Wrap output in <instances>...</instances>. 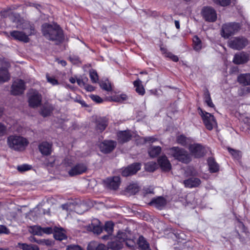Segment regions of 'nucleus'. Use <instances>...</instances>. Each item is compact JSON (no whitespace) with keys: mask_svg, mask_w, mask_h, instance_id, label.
Listing matches in <instances>:
<instances>
[{"mask_svg":"<svg viewBox=\"0 0 250 250\" xmlns=\"http://www.w3.org/2000/svg\"><path fill=\"white\" fill-rule=\"evenodd\" d=\"M42 32L46 39L55 41L57 44L62 42L64 39L62 30L57 24L54 25L48 23L42 24Z\"/></svg>","mask_w":250,"mask_h":250,"instance_id":"1","label":"nucleus"},{"mask_svg":"<svg viewBox=\"0 0 250 250\" xmlns=\"http://www.w3.org/2000/svg\"><path fill=\"white\" fill-rule=\"evenodd\" d=\"M28 144L27 140L20 136L11 135L7 138V144L10 148L16 151L24 150Z\"/></svg>","mask_w":250,"mask_h":250,"instance_id":"2","label":"nucleus"},{"mask_svg":"<svg viewBox=\"0 0 250 250\" xmlns=\"http://www.w3.org/2000/svg\"><path fill=\"white\" fill-rule=\"evenodd\" d=\"M65 165L68 175L71 177L81 175L87 169L86 165L83 163H73L68 161Z\"/></svg>","mask_w":250,"mask_h":250,"instance_id":"3","label":"nucleus"},{"mask_svg":"<svg viewBox=\"0 0 250 250\" xmlns=\"http://www.w3.org/2000/svg\"><path fill=\"white\" fill-rule=\"evenodd\" d=\"M169 154L175 159L185 164L191 161V157L187 151L179 147H172L169 149Z\"/></svg>","mask_w":250,"mask_h":250,"instance_id":"4","label":"nucleus"},{"mask_svg":"<svg viewBox=\"0 0 250 250\" xmlns=\"http://www.w3.org/2000/svg\"><path fill=\"white\" fill-rule=\"evenodd\" d=\"M126 239V233L119 232L117 235L114 237L110 241L108 242L107 248L112 250H120L124 245V242Z\"/></svg>","mask_w":250,"mask_h":250,"instance_id":"5","label":"nucleus"},{"mask_svg":"<svg viewBox=\"0 0 250 250\" xmlns=\"http://www.w3.org/2000/svg\"><path fill=\"white\" fill-rule=\"evenodd\" d=\"M239 24L236 22H229L223 24L221 30V35L225 39H228L239 29Z\"/></svg>","mask_w":250,"mask_h":250,"instance_id":"6","label":"nucleus"},{"mask_svg":"<svg viewBox=\"0 0 250 250\" xmlns=\"http://www.w3.org/2000/svg\"><path fill=\"white\" fill-rule=\"evenodd\" d=\"M249 43L248 40L243 37H233L228 41V46L234 49L240 50L245 48Z\"/></svg>","mask_w":250,"mask_h":250,"instance_id":"7","label":"nucleus"},{"mask_svg":"<svg viewBox=\"0 0 250 250\" xmlns=\"http://www.w3.org/2000/svg\"><path fill=\"white\" fill-rule=\"evenodd\" d=\"M198 110L206 127L209 130H212L213 126L216 124L214 116L210 113L203 111L200 107L198 108Z\"/></svg>","mask_w":250,"mask_h":250,"instance_id":"8","label":"nucleus"},{"mask_svg":"<svg viewBox=\"0 0 250 250\" xmlns=\"http://www.w3.org/2000/svg\"><path fill=\"white\" fill-rule=\"evenodd\" d=\"M203 19L207 21L213 22L217 20V13L215 10L210 6L204 7L201 11Z\"/></svg>","mask_w":250,"mask_h":250,"instance_id":"9","label":"nucleus"},{"mask_svg":"<svg viewBox=\"0 0 250 250\" xmlns=\"http://www.w3.org/2000/svg\"><path fill=\"white\" fill-rule=\"evenodd\" d=\"M117 145L116 142L112 140H104L99 145V148L101 152L107 154L112 152Z\"/></svg>","mask_w":250,"mask_h":250,"instance_id":"10","label":"nucleus"},{"mask_svg":"<svg viewBox=\"0 0 250 250\" xmlns=\"http://www.w3.org/2000/svg\"><path fill=\"white\" fill-rule=\"evenodd\" d=\"M25 89L24 81L22 80H17L12 85L11 92L12 95H17L23 93Z\"/></svg>","mask_w":250,"mask_h":250,"instance_id":"11","label":"nucleus"},{"mask_svg":"<svg viewBox=\"0 0 250 250\" xmlns=\"http://www.w3.org/2000/svg\"><path fill=\"white\" fill-rule=\"evenodd\" d=\"M10 36L15 40L24 43H27L30 41L28 35L23 31L13 30L10 32Z\"/></svg>","mask_w":250,"mask_h":250,"instance_id":"12","label":"nucleus"},{"mask_svg":"<svg viewBox=\"0 0 250 250\" xmlns=\"http://www.w3.org/2000/svg\"><path fill=\"white\" fill-rule=\"evenodd\" d=\"M141 168L140 163H136L128 166L123 169L122 175L123 176L127 177L135 174Z\"/></svg>","mask_w":250,"mask_h":250,"instance_id":"13","label":"nucleus"},{"mask_svg":"<svg viewBox=\"0 0 250 250\" xmlns=\"http://www.w3.org/2000/svg\"><path fill=\"white\" fill-rule=\"evenodd\" d=\"M189 150L196 158H200L205 154V149L200 144H194L189 146Z\"/></svg>","mask_w":250,"mask_h":250,"instance_id":"14","label":"nucleus"},{"mask_svg":"<svg viewBox=\"0 0 250 250\" xmlns=\"http://www.w3.org/2000/svg\"><path fill=\"white\" fill-rule=\"evenodd\" d=\"M41 95L37 92L32 93L28 99L29 106L33 108L38 107L41 104Z\"/></svg>","mask_w":250,"mask_h":250,"instance_id":"15","label":"nucleus"},{"mask_svg":"<svg viewBox=\"0 0 250 250\" xmlns=\"http://www.w3.org/2000/svg\"><path fill=\"white\" fill-rule=\"evenodd\" d=\"M250 56L248 54L241 52L236 54L233 58V62L236 64H244L248 62Z\"/></svg>","mask_w":250,"mask_h":250,"instance_id":"16","label":"nucleus"},{"mask_svg":"<svg viewBox=\"0 0 250 250\" xmlns=\"http://www.w3.org/2000/svg\"><path fill=\"white\" fill-rule=\"evenodd\" d=\"M132 137V134L129 130L120 131L117 133V140L121 144L129 141Z\"/></svg>","mask_w":250,"mask_h":250,"instance_id":"17","label":"nucleus"},{"mask_svg":"<svg viewBox=\"0 0 250 250\" xmlns=\"http://www.w3.org/2000/svg\"><path fill=\"white\" fill-rule=\"evenodd\" d=\"M104 183L108 188L116 190L120 185V178L119 176L108 178L104 181Z\"/></svg>","mask_w":250,"mask_h":250,"instance_id":"18","label":"nucleus"},{"mask_svg":"<svg viewBox=\"0 0 250 250\" xmlns=\"http://www.w3.org/2000/svg\"><path fill=\"white\" fill-rule=\"evenodd\" d=\"M167 203V200L164 197L159 196L153 198L149 205L154 206L158 209H162L166 205Z\"/></svg>","mask_w":250,"mask_h":250,"instance_id":"19","label":"nucleus"},{"mask_svg":"<svg viewBox=\"0 0 250 250\" xmlns=\"http://www.w3.org/2000/svg\"><path fill=\"white\" fill-rule=\"evenodd\" d=\"M17 28H21L25 31V32L28 36L34 34L35 32L34 25L27 21L23 22L20 26H17Z\"/></svg>","mask_w":250,"mask_h":250,"instance_id":"20","label":"nucleus"},{"mask_svg":"<svg viewBox=\"0 0 250 250\" xmlns=\"http://www.w3.org/2000/svg\"><path fill=\"white\" fill-rule=\"evenodd\" d=\"M158 163L163 171H168L171 169V164L166 156H162L159 157Z\"/></svg>","mask_w":250,"mask_h":250,"instance_id":"21","label":"nucleus"},{"mask_svg":"<svg viewBox=\"0 0 250 250\" xmlns=\"http://www.w3.org/2000/svg\"><path fill=\"white\" fill-rule=\"evenodd\" d=\"M53 230V235L55 239L62 241L67 239L65 230L62 228L55 227Z\"/></svg>","mask_w":250,"mask_h":250,"instance_id":"22","label":"nucleus"},{"mask_svg":"<svg viewBox=\"0 0 250 250\" xmlns=\"http://www.w3.org/2000/svg\"><path fill=\"white\" fill-rule=\"evenodd\" d=\"M52 145L47 142H43L39 146V149L41 153L43 155H49L51 154Z\"/></svg>","mask_w":250,"mask_h":250,"instance_id":"23","label":"nucleus"},{"mask_svg":"<svg viewBox=\"0 0 250 250\" xmlns=\"http://www.w3.org/2000/svg\"><path fill=\"white\" fill-rule=\"evenodd\" d=\"M186 187L193 188L197 187L201 184V180L198 178L191 177L184 181Z\"/></svg>","mask_w":250,"mask_h":250,"instance_id":"24","label":"nucleus"},{"mask_svg":"<svg viewBox=\"0 0 250 250\" xmlns=\"http://www.w3.org/2000/svg\"><path fill=\"white\" fill-rule=\"evenodd\" d=\"M87 250H108L107 247L103 244H99L96 242H91L87 246Z\"/></svg>","mask_w":250,"mask_h":250,"instance_id":"25","label":"nucleus"},{"mask_svg":"<svg viewBox=\"0 0 250 250\" xmlns=\"http://www.w3.org/2000/svg\"><path fill=\"white\" fill-rule=\"evenodd\" d=\"M238 82L243 85H250V73L241 74L237 77Z\"/></svg>","mask_w":250,"mask_h":250,"instance_id":"26","label":"nucleus"},{"mask_svg":"<svg viewBox=\"0 0 250 250\" xmlns=\"http://www.w3.org/2000/svg\"><path fill=\"white\" fill-rule=\"evenodd\" d=\"M137 244L140 250H151L149 244L143 236L139 237Z\"/></svg>","mask_w":250,"mask_h":250,"instance_id":"27","label":"nucleus"},{"mask_svg":"<svg viewBox=\"0 0 250 250\" xmlns=\"http://www.w3.org/2000/svg\"><path fill=\"white\" fill-rule=\"evenodd\" d=\"M107 125L106 120L104 118L98 119L96 121V130L100 132H103Z\"/></svg>","mask_w":250,"mask_h":250,"instance_id":"28","label":"nucleus"},{"mask_svg":"<svg viewBox=\"0 0 250 250\" xmlns=\"http://www.w3.org/2000/svg\"><path fill=\"white\" fill-rule=\"evenodd\" d=\"M10 79V75L6 68H0V83L7 82Z\"/></svg>","mask_w":250,"mask_h":250,"instance_id":"29","label":"nucleus"},{"mask_svg":"<svg viewBox=\"0 0 250 250\" xmlns=\"http://www.w3.org/2000/svg\"><path fill=\"white\" fill-rule=\"evenodd\" d=\"M95 224L94 223H92L91 225L89 226V229L92 231L94 233L97 234H99L101 233L102 231V228L101 226H100V222L97 220H95Z\"/></svg>","mask_w":250,"mask_h":250,"instance_id":"30","label":"nucleus"},{"mask_svg":"<svg viewBox=\"0 0 250 250\" xmlns=\"http://www.w3.org/2000/svg\"><path fill=\"white\" fill-rule=\"evenodd\" d=\"M161 147L159 146H152L148 149L149 156L152 158H154L159 155L161 152Z\"/></svg>","mask_w":250,"mask_h":250,"instance_id":"31","label":"nucleus"},{"mask_svg":"<svg viewBox=\"0 0 250 250\" xmlns=\"http://www.w3.org/2000/svg\"><path fill=\"white\" fill-rule=\"evenodd\" d=\"M140 189V187L136 183L131 184L126 188V191L131 194H135Z\"/></svg>","mask_w":250,"mask_h":250,"instance_id":"32","label":"nucleus"},{"mask_svg":"<svg viewBox=\"0 0 250 250\" xmlns=\"http://www.w3.org/2000/svg\"><path fill=\"white\" fill-rule=\"evenodd\" d=\"M208 163L210 172H216L219 170V166L215 162L214 159L212 158H208Z\"/></svg>","mask_w":250,"mask_h":250,"instance_id":"33","label":"nucleus"},{"mask_svg":"<svg viewBox=\"0 0 250 250\" xmlns=\"http://www.w3.org/2000/svg\"><path fill=\"white\" fill-rule=\"evenodd\" d=\"M134 87H136V91L141 95H143L145 93V90L142 84V82L138 79L133 83Z\"/></svg>","mask_w":250,"mask_h":250,"instance_id":"34","label":"nucleus"},{"mask_svg":"<svg viewBox=\"0 0 250 250\" xmlns=\"http://www.w3.org/2000/svg\"><path fill=\"white\" fill-rule=\"evenodd\" d=\"M18 245L22 250H40L39 247L35 245L19 243Z\"/></svg>","mask_w":250,"mask_h":250,"instance_id":"35","label":"nucleus"},{"mask_svg":"<svg viewBox=\"0 0 250 250\" xmlns=\"http://www.w3.org/2000/svg\"><path fill=\"white\" fill-rule=\"evenodd\" d=\"M53 110V107L51 105L46 104L43 105L41 111V115L43 117L49 116Z\"/></svg>","mask_w":250,"mask_h":250,"instance_id":"36","label":"nucleus"},{"mask_svg":"<svg viewBox=\"0 0 250 250\" xmlns=\"http://www.w3.org/2000/svg\"><path fill=\"white\" fill-rule=\"evenodd\" d=\"M204 99L205 102L207 104V105L210 107H214V105L213 104L210 93L208 89H206L204 92Z\"/></svg>","mask_w":250,"mask_h":250,"instance_id":"37","label":"nucleus"},{"mask_svg":"<svg viewBox=\"0 0 250 250\" xmlns=\"http://www.w3.org/2000/svg\"><path fill=\"white\" fill-rule=\"evenodd\" d=\"M177 142L183 146H186L190 142V139L187 138L183 135H181L177 137Z\"/></svg>","mask_w":250,"mask_h":250,"instance_id":"38","label":"nucleus"},{"mask_svg":"<svg viewBox=\"0 0 250 250\" xmlns=\"http://www.w3.org/2000/svg\"><path fill=\"white\" fill-rule=\"evenodd\" d=\"M193 44L194 49L196 51H199L202 48L201 41L197 36L193 38Z\"/></svg>","mask_w":250,"mask_h":250,"instance_id":"39","label":"nucleus"},{"mask_svg":"<svg viewBox=\"0 0 250 250\" xmlns=\"http://www.w3.org/2000/svg\"><path fill=\"white\" fill-rule=\"evenodd\" d=\"M31 232L33 235H42V227L39 226H34L30 227Z\"/></svg>","mask_w":250,"mask_h":250,"instance_id":"40","label":"nucleus"},{"mask_svg":"<svg viewBox=\"0 0 250 250\" xmlns=\"http://www.w3.org/2000/svg\"><path fill=\"white\" fill-rule=\"evenodd\" d=\"M114 224L111 221L106 222L104 226V229L109 234H111L113 231Z\"/></svg>","mask_w":250,"mask_h":250,"instance_id":"41","label":"nucleus"},{"mask_svg":"<svg viewBox=\"0 0 250 250\" xmlns=\"http://www.w3.org/2000/svg\"><path fill=\"white\" fill-rule=\"evenodd\" d=\"M156 167V163L152 162H147L145 164V169L147 171L153 172L155 170Z\"/></svg>","mask_w":250,"mask_h":250,"instance_id":"42","label":"nucleus"},{"mask_svg":"<svg viewBox=\"0 0 250 250\" xmlns=\"http://www.w3.org/2000/svg\"><path fill=\"white\" fill-rule=\"evenodd\" d=\"M89 76L92 83H96L98 81V75L95 70L92 69L89 71Z\"/></svg>","mask_w":250,"mask_h":250,"instance_id":"43","label":"nucleus"},{"mask_svg":"<svg viewBox=\"0 0 250 250\" xmlns=\"http://www.w3.org/2000/svg\"><path fill=\"white\" fill-rule=\"evenodd\" d=\"M228 149L229 152L235 159H239L240 158L241 156V153L240 151L235 150L229 147Z\"/></svg>","mask_w":250,"mask_h":250,"instance_id":"44","label":"nucleus"},{"mask_svg":"<svg viewBox=\"0 0 250 250\" xmlns=\"http://www.w3.org/2000/svg\"><path fill=\"white\" fill-rule=\"evenodd\" d=\"M100 85L102 89L106 91H110L112 90L111 84L108 81L105 82H102L100 83Z\"/></svg>","mask_w":250,"mask_h":250,"instance_id":"45","label":"nucleus"},{"mask_svg":"<svg viewBox=\"0 0 250 250\" xmlns=\"http://www.w3.org/2000/svg\"><path fill=\"white\" fill-rule=\"evenodd\" d=\"M236 230L237 231V233H238L239 231L242 232H246V228L245 227L244 225L243 224L242 222L239 220L237 221V223L236 224Z\"/></svg>","mask_w":250,"mask_h":250,"instance_id":"46","label":"nucleus"},{"mask_svg":"<svg viewBox=\"0 0 250 250\" xmlns=\"http://www.w3.org/2000/svg\"><path fill=\"white\" fill-rule=\"evenodd\" d=\"M31 168V167L30 165L23 164L22 165L18 166L17 167V169L18 171L22 172L30 169Z\"/></svg>","mask_w":250,"mask_h":250,"instance_id":"47","label":"nucleus"},{"mask_svg":"<svg viewBox=\"0 0 250 250\" xmlns=\"http://www.w3.org/2000/svg\"><path fill=\"white\" fill-rule=\"evenodd\" d=\"M214 2L222 6H225L229 5L230 3V0H213Z\"/></svg>","mask_w":250,"mask_h":250,"instance_id":"48","label":"nucleus"},{"mask_svg":"<svg viewBox=\"0 0 250 250\" xmlns=\"http://www.w3.org/2000/svg\"><path fill=\"white\" fill-rule=\"evenodd\" d=\"M126 245L130 248H134V247H136V243L133 239H126L125 240Z\"/></svg>","mask_w":250,"mask_h":250,"instance_id":"49","label":"nucleus"},{"mask_svg":"<svg viewBox=\"0 0 250 250\" xmlns=\"http://www.w3.org/2000/svg\"><path fill=\"white\" fill-rule=\"evenodd\" d=\"M90 98L96 103H101L103 102V99L99 96L96 95H90Z\"/></svg>","mask_w":250,"mask_h":250,"instance_id":"50","label":"nucleus"},{"mask_svg":"<svg viewBox=\"0 0 250 250\" xmlns=\"http://www.w3.org/2000/svg\"><path fill=\"white\" fill-rule=\"evenodd\" d=\"M167 57L169 58L173 61L177 62L178 61L179 59L177 56H175L170 52H167L166 53Z\"/></svg>","mask_w":250,"mask_h":250,"instance_id":"51","label":"nucleus"},{"mask_svg":"<svg viewBox=\"0 0 250 250\" xmlns=\"http://www.w3.org/2000/svg\"><path fill=\"white\" fill-rule=\"evenodd\" d=\"M53 228L51 227L42 228V234L43 233L49 234L53 233Z\"/></svg>","mask_w":250,"mask_h":250,"instance_id":"52","label":"nucleus"},{"mask_svg":"<svg viewBox=\"0 0 250 250\" xmlns=\"http://www.w3.org/2000/svg\"><path fill=\"white\" fill-rule=\"evenodd\" d=\"M127 99V96L125 94H121L119 97H117L113 101L115 102H120L125 101Z\"/></svg>","mask_w":250,"mask_h":250,"instance_id":"53","label":"nucleus"},{"mask_svg":"<svg viewBox=\"0 0 250 250\" xmlns=\"http://www.w3.org/2000/svg\"><path fill=\"white\" fill-rule=\"evenodd\" d=\"M66 250H82V249L77 245H70L67 246Z\"/></svg>","mask_w":250,"mask_h":250,"instance_id":"54","label":"nucleus"},{"mask_svg":"<svg viewBox=\"0 0 250 250\" xmlns=\"http://www.w3.org/2000/svg\"><path fill=\"white\" fill-rule=\"evenodd\" d=\"M9 230L4 225H0V233L9 234Z\"/></svg>","mask_w":250,"mask_h":250,"instance_id":"55","label":"nucleus"},{"mask_svg":"<svg viewBox=\"0 0 250 250\" xmlns=\"http://www.w3.org/2000/svg\"><path fill=\"white\" fill-rule=\"evenodd\" d=\"M6 131V127L0 123V136H2L5 134Z\"/></svg>","mask_w":250,"mask_h":250,"instance_id":"56","label":"nucleus"},{"mask_svg":"<svg viewBox=\"0 0 250 250\" xmlns=\"http://www.w3.org/2000/svg\"><path fill=\"white\" fill-rule=\"evenodd\" d=\"M47 80L48 82L52 83L53 85H56L58 83V81L56 80L55 78L52 77H50L48 75L46 76Z\"/></svg>","mask_w":250,"mask_h":250,"instance_id":"57","label":"nucleus"},{"mask_svg":"<svg viewBox=\"0 0 250 250\" xmlns=\"http://www.w3.org/2000/svg\"><path fill=\"white\" fill-rule=\"evenodd\" d=\"M75 101L76 102L80 104L82 106H83V107H87L88 106L87 104L81 98H76V99Z\"/></svg>","mask_w":250,"mask_h":250,"instance_id":"58","label":"nucleus"},{"mask_svg":"<svg viewBox=\"0 0 250 250\" xmlns=\"http://www.w3.org/2000/svg\"><path fill=\"white\" fill-rule=\"evenodd\" d=\"M145 142L153 143L157 140V139L153 137H147L144 138Z\"/></svg>","mask_w":250,"mask_h":250,"instance_id":"59","label":"nucleus"},{"mask_svg":"<svg viewBox=\"0 0 250 250\" xmlns=\"http://www.w3.org/2000/svg\"><path fill=\"white\" fill-rule=\"evenodd\" d=\"M144 195L146 196L147 194L151 193L153 194V189L150 188H146L143 189Z\"/></svg>","mask_w":250,"mask_h":250,"instance_id":"60","label":"nucleus"},{"mask_svg":"<svg viewBox=\"0 0 250 250\" xmlns=\"http://www.w3.org/2000/svg\"><path fill=\"white\" fill-rule=\"evenodd\" d=\"M52 242L49 239H43L42 245H46L47 246H52Z\"/></svg>","mask_w":250,"mask_h":250,"instance_id":"61","label":"nucleus"},{"mask_svg":"<svg viewBox=\"0 0 250 250\" xmlns=\"http://www.w3.org/2000/svg\"><path fill=\"white\" fill-rule=\"evenodd\" d=\"M84 88L88 91L91 92L94 90V87L91 85L85 84L84 85Z\"/></svg>","mask_w":250,"mask_h":250,"instance_id":"62","label":"nucleus"},{"mask_svg":"<svg viewBox=\"0 0 250 250\" xmlns=\"http://www.w3.org/2000/svg\"><path fill=\"white\" fill-rule=\"evenodd\" d=\"M77 82L78 84L81 86H84L85 85V83L84 82V80L83 79H77Z\"/></svg>","mask_w":250,"mask_h":250,"instance_id":"63","label":"nucleus"},{"mask_svg":"<svg viewBox=\"0 0 250 250\" xmlns=\"http://www.w3.org/2000/svg\"><path fill=\"white\" fill-rule=\"evenodd\" d=\"M27 5L29 6L35 7L37 9H39V8L41 7V5L40 4L31 3V2H29L28 4H27Z\"/></svg>","mask_w":250,"mask_h":250,"instance_id":"64","label":"nucleus"}]
</instances>
